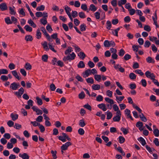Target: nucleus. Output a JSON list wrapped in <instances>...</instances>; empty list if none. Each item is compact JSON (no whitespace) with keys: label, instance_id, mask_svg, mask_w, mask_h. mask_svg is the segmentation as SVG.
I'll return each instance as SVG.
<instances>
[{"label":"nucleus","instance_id":"9","mask_svg":"<svg viewBox=\"0 0 159 159\" xmlns=\"http://www.w3.org/2000/svg\"><path fill=\"white\" fill-rule=\"evenodd\" d=\"M7 7L5 3H2L0 4V9L2 11L7 10Z\"/></svg>","mask_w":159,"mask_h":159},{"label":"nucleus","instance_id":"11","mask_svg":"<svg viewBox=\"0 0 159 159\" xmlns=\"http://www.w3.org/2000/svg\"><path fill=\"white\" fill-rule=\"evenodd\" d=\"M121 28H122L121 27ZM120 27H119L116 29H111L112 30V33L114 35L118 37V32L120 30Z\"/></svg>","mask_w":159,"mask_h":159},{"label":"nucleus","instance_id":"56","mask_svg":"<svg viewBox=\"0 0 159 159\" xmlns=\"http://www.w3.org/2000/svg\"><path fill=\"white\" fill-rule=\"evenodd\" d=\"M103 100V97L101 95H98L96 98V100L98 102L102 101Z\"/></svg>","mask_w":159,"mask_h":159},{"label":"nucleus","instance_id":"41","mask_svg":"<svg viewBox=\"0 0 159 159\" xmlns=\"http://www.w3.org/2000/svg\"><path fill=\"white\" fill-rule=\"evenodd\" d=\"M136 75L133 73H131L129 75V77L131 80H134L136 78Z\"/></svg>","mask_w":159,"mask_h":159},{"label":"nucleus","instance_id":"38","mask_svg":"<svg viewBox=\"0 0 159 159\" xmlns=\"http://www.w3.org/2000/svg\"><path fill=\"white\" fill-rule=\"evenodd\" d=\"M65 9L68 15L70 14V12L71 11V9L70 7L66 6L65 7Z\"/></svg>","mask_w":159,"mask_h":159},{"label":"nucleus","instance_id":"4","mask_svg":"<svg viewBox=\"0 0 159 159\" xmlns=\"http://www.w3.org/2000/svg\"><path fill=\"white\" fill-rule=\"evenodd\" d=\"M20 86V85L19 84H17L16 83L14 82L11 84L10 88L15 90H16Z\"/></svg>","mask_w":159,"mask_h":159},{"label":"nucleus","instance_id":"34","mask_svg":"<svg viewBox=\"0 0 159 159\" xmlns=\"http://www.w3.org/2000/svg\"><path fill=\"white\" fill-rule=\"evenodd\" d=\"M8 73V71L5 69L0 70V75L2 74H7Z\"/></svg>","mask_w":159,"mask_h":159},{"label":"nucleus","instance_id":"39","mask_svg":"<svg viewBox=\"0 0 159 159\" xmlns=\"http://www.w3.org/2000/svg\"><path fill=\"white\" fill-rule=\"evenodd\" d=\"M97 9V8L93 4H91L90 5V9L93 11H95Z\"/></svg>","mask_w":159,"mask_h":159},{"label":"nucleus","instance_id":"18","mask_svg":"<svg viewBox=\"0 0 159 159\" xmlns=\"http://www.w3.org/2000/svg\"><path fill=\"white\" fill-rule=\"evenodd\" d=\"M78 56L82 60H84L86 57V55L83 52H80L78 54Z\"/></svg>","mask_w":159,"mask_h":159},{"label":"nucleus","instance_id":"53","mask_svg":"<svg viewBox=\"0 0 159 159\" xmlns=\"http://www.w3.org/2000/svg\"><path fill=\"white\" fill-rule=\"evenodd\" d=\"M107 115V119L108 120H109L111 119L112 116V113L110 111H108Z\"/></svg>","mask_w":159,"mask_h":159},{"label":"nucleus","instance_id":"10","mask_svg":"<svg viewBox=\"0 0 159 159\" xmlns=\"http://www.w3.org/2000/svg\"><path fill=\"white\" fill-rule=\"evenodd\" d=\"M125 114L127 115V117L128 118H129L130 119L132 120H133V118H132V116H131V115H130V111L128 109H126L125 111Z\"/></svg>","mask_w":159,"mask_h":159},{"label":"nucleus","instance_id":"62","mask_svg":"<svg viewBox=\"0 0 159 159\" xmlns=\"http://www.w3.org/2000/svg\"><path fill=\"white\" fill-rule=\"evenodd\" d=\"M20 71L22 75L24 76H25L26 75V72L25 69H21L20 70Z\"/></svg>","mask_w":159,"mask_h":159},{"label":"nucleus","instance_id":"43","mask_svg":"<svg viewBox=\"0 0 159 159\" xmlns=\"http://www.w3.org/2000/svg\"><path fill=\"white\" fill-rule=\"evenodd\" d=\"M51 153L52 154V157L54 159H56L57 158V156L56 155V153L57 152L55 151L54 152L53 150H51Z\"/></svg>","mask_w":159,"mask_h":159},{"label":"nucleus","instance_id":"1","mask_svg":"<svg viewBox=\"0 0 159 159\" xmlns=\"http://www.w3.org/2000/svg\"><path fill=\"white\" fill-rule=\"evenodd\" d=\"M75 54L73 52L71 54H69L67 56L64 57L63 60L65 62L68 60H73L75 59Z\"/></svg>","mask_w":159,"mask_h":159},{"label":"nucleus","instance_id":"33","mask_svg":"<svg viewBox=\"0 0 159 159\" xmlns=\"http://www.w3.org/2000/svg\"><path fill=\"white\" fill-rule=\"evenodd\" d=\"M95 79L98 82H100L101 80V76L100 75H95L94 76Z\"/></svg>","mask_w":159,"mask_h":159},{"label":"nucleus","instance_id":"7","mask_svg":"<svg viewBox=\"0 0 159 159\" xmlns=\"http://www.w3.org/2000/svg\"><path fill=\"white\" fill-rule=\"evenodd\" d=\"M145 75L147 78H150L151 79L153 77H155V76L154 74L149 71H147L145 73Z\"/></svg>","mask_w":159,"mask_h":159},{"label":"nucleus","instance_id":"59","mask_svg":"<svg viewBox=\"0 0 159 159\" xmlns=\"http://www.w3.org/2000/svg\"><path fill=\"white\" fill-rule=\"evenodd\" d=\"M132 48H133V50L134 51L137 52L138 51L139 47L138 46L134 45L132 46Z\"/></svg>","mask_w":159,"mask_h":159},{"label":"nucleus","instance_id":"51","mask_svg":"<svg viewBox=\"0 0 159 159\" xmlns=\"http://www.w3.org/2000/svg\"><path fill=\"white\" fill-rule=\"evenodd\" d=\"M133 107L134 108H135L137 110L139 113H141L142 110L138 106L134 104H133Z\"/></svg>","mask_w":159,"mask_h":159},{"label":"nucleus","instance_id":"30","mask_svg":"<svg viewBox=\"0 0 159 159\" xmlns=\"http://www.w3.org/2000/svg\"><path fill=\"white\" fill-rule=\"evenodd\" d=\"M87 83L93 84L94 83V80L92 77L86 79Z\"/></svg>","mask_w":159,"mask_h":159},{"label":"nucleus","instance_id":"15","mask_svg":"<svg viewBox=\"0 0 159 159\" xmlns=\"http://www.w3.org/2000/svg\"><path fill=\"white\" fill-rule=\"evenodd\" d=\"M138 140L141 143L142 145L144 146L146 144V143L144 139L142 137H140L138 139Z\"/></svg>","mask_w":159,"mask_h":159},{"label":"nucleus","instance_id":"17","mask_svg":"<svg viewBox=\"0 0 159 159\" xmlns=\"http://www.w3.org/2000/svg\"><path fill=\"white\" fill-rule=\"evenodd\" d=\"M127 2L126 0H119L118 2V4L119 7L122 6V5L125 4Z\"/></svg>","mask_w":159,"mask_h":159},{"label":"nucleus","instance_id":"3","mask_svg":"<svg viewBox=\"0 0 159 159\" xmlns=\"http://www.w3.org/2000/svg\"><path fill=\"white\" fill-rule=\"evenodd\" d=\"M72 145V143L70 142H67L65 144H63L61 147L62 150H66L67 149L68 147Z\"/></svg>","mask_w":159,"mask_h":159},{"label":"nucleus","instance_id":"61","mask_svg":"<svg viewBox=\"0 0 159 159\" xmlns=\"http://www.w3.org/2000/svg\"><path fill=\"white\" fill-rule=\"evenodd\" d=\"M135 72L136 73L139 74L141 76L143 75V73L142 71L141 70L139 69L136 70L135 71Z\"/></svg>","mask_w":159,"mask_h":159},{"label":"nucleus","instance_id":"57","mask_svg":"<svg viewBox=\"0 0 159 159\" xmlns=\"http://www.w3.org/2000/svg\"><path fill=\"white\" fill-rule=\"evenodd\" d=\"M131 20V19L130 17L127 16L125 17L124 19V21L126 23L129 22Z\"/></svg>","mask_w":159,"mask_h":159},{"label":"nucleus","instance_id":"5","mask_svg":"<svg viewBox=\"0 0 159 159\" xmlns=\"http://www.w3.org/2000/svg\"><path fill=\"white\" fill-rule=\"evenodd\" d=\"M41 31L44 34L47 39L50 41L51 39L49 34L47 33L45 28L44 27H42L41 28Z\"/></svg>","mask_w":159,"mask_h":159},{"label":"nucleus","instance_id":"46","mask_svg":"<svg viewBox=\"0 0 159 159\" xmlns=\"http://www.w3.org/2000/svg\"><path fill=\"white\" fill-rule=\"evenodd\" d=\"M5 21L7 24H10L12 23L9 17H8L5 18Z\"/></svg>","mask_w":159,"mask_h":159},{"label":"nucleus","instance_id":"24","mask_svg":"<svg viewBox=\"0 0 159 159\" xmlns=\"http://www.w3.org/2000/svg\"><path fill=\"white\" fill-rule=\"evenodd\" d=\"M105 100L107 102L110 103L111 104H113L114 103L113 100L108 98H105Z\"/></svg>","mask_w":159,"mask_h":159},{"label":"nucleus","instance_id":"47","mask_svg":"<svg viewBox=\"0 0 159 159\" xmlns=\"http://www.w3.org/2000/svg\"><path fill=\"white\" fill-rule=\"evenodd\" d=\"M92 70L90 69H88L85 71V73L86 77H88L90 74H91Z\"/></svg>","mask_w":159,"mask_h":159},{"label":"nucleus","instance_id":"12","mask_svg":"<svg viewBox=\"0 0 159 159\" xmlns=\"http://www.w3.org/2000/svg\"><path fill=\"white\" fill-rule=\"evenodd\" d=\"M98 106L99 108L102 110L104 111H106L107 109L105 104L101 103L99 104L98 105Z\"/></svg>","mask_w":159,"mask_h":159},{"label":"nucleus","instance_id":"8","mask_svg":"<svg viewBox=\"0 0 159 159\" xmlns=\"http://www.w3.org/2000/svg\"><path fill=\"white\" fill-rule=\"evenodd\" d=\"M24 93V89L23 88L21 87L19 89L18 92H15V94L17 96H21Z\"/></svg>","mask_w":159,"mask_h":159},{"label":"nucleus","instance_id":"48","mask_svg":"<svg viewBox=\"0 0 159 159\" xmlns=\"http://www.w3.org/2000/svg\"><path fill=\"white\" fill-rule=\"evenodd\" d=\"M153 134L156 137H158L159 136V130L157 129H154L153 131Z\"/></svg>","mask_w":159,"mask_h":159},{"label":"nucleus","instance_id":"2","mask_svg":"<svg viewBox=\"0 0 159 159\" xmlns=\"http://www.w3.org/2000/svg\"><path fill=\"white\" fill-rule=\"evenodd\" d=\"M115 45L116 44L113 41H109L107 40H106L104 41V45L105 47H108L110 46L114 47Z\"/></svg>","mask_w":159,"mask_h":159},{"label":"nucleus","instance_id":"49","mask_svg":"<svg viewBox=\"0 0 159 159\" xmlns=\"http://www.w3.org/2000/svg\"><path fill=\"white\" fill-rule=\"evenodd\" d=\"M143 28L144 30L148 32H149L151 30V28L150 26L148 25H145L144 26Z\"/></svg>","mask_w":159,"mask_h":159},{"label":"nucleus","instance_id":"63","mask_svg":"<svg viewBox=\"0 0 159 159\" xmlns=\"http://www.w3.org/2000/svg\"><path fill=\"white\" fill-rule=\"evenodd\" d=\"M50 89L52 91H54L56 89V87L55 85L53 84H52L50 86Z\"/></svg>","mask_w":159,"mask_h":159},{"label":"nucleus","instance_id":"22","mask_svg":"<svg viewBox=\"0 0 159 159\" xmlns=\"http://www.w3.org/2000/svg\"><path fill=\"white\" fill-rule=\"evenodd\" d=\"M139 117L142 121L146 122L147 121V118L142 113H141L140 115H139Z\"/></svg>","mask_w":159,"mask_h":159},{"label":"nucleus","instance_id":"35","mask_svg":"<svg viewBox=\"0 0 159 159\" xmlns=\"http://www.w3.org/2000/svg\"><path fill=\"white\" fill-rule=\"evenodd\" d=\"M79 98L80 99H83L85 97V94L83 91H82L79 94Z\"/></svg>","mask_w":159,"mask_h":159},{"label":"nucleus","instance_id":"44","mask_svg":"<svg viewBox=\"0 0 159 159\" xmlns=\"http://www.w3.org/2000/svg\"><path fill=\"white\" fill-rule=\"evenodd\" d=\"M111 27V21L108 20L107 22V28L108 30H110Z\"/></svg>","mask_w":159,"mask_h":159},{"label":"nucleus","instance_id":"28","mask_svg":"<svg viewBox=\"0 0 159 159\" xmlns=\"http://www.w3.org/2000/svg\"><path fill=\"white\" fill-rule=\"evenodd\" d=\"M121 118V116H115L113 118V120L114 122H119Z\"/></svg>","mask_w":159,"mask_h":159},{"label":"nucleus","instance_id":"27","mask_svg":"<svg viewBox=\"0 0 159 159\" xmlns=\"http://www.w3.org/2000/svg\"><path fill=\"white\" fill-rule=\"evenodd\" d=\"M25 67L27 70H30L32 68L31 65L28 63H26L25 66Z\"/></svg>","mask_w":159,"mask_h":159},{"label":"nucleus","instance_id":"14","mask_svg":"<svg viewBox=\"0 0 159 159\" xmlns=\"http://www.w3.org/2000/svg\"><path fill=\"white\" fill-rule=\"evenodd\" d=\"M9 9L10 11V13L11 15H15L16 14V12L15 11V7L13 6V7H9Z\"/></svg>","mask_w":159,"mask_h":159},{"label":"nucleus","instance_id":"45","mask_svg":"<svg viewBox=\"0 0 159 159\" xmlns=\"http://www.w3.org/2000/svg\"><path fill=\"white\" fill-rule=\"evenodd\" d=\"M36 36H37V39H39L41 38V33L40 32V30L39 29H38L37 31L36 32Z\"/></svg>","mask_w":159,"mask_h":159},{"label":"nucleus","instance_id":"36","mask_svg":"<svg viewBox=\"0 0 159 159\" xmlns=\"http://www.w3.org/2000/svg\"><path fill=\"white\" fill-rule=\"evenodd\" d=\"M79 125L81 127L84 126L86 125V124L84 120H80L79 121Z\"/></svg>","mask_w":159,"mask_h":159},{"label":"nucleus","instance_id":"21","mask_svg":"<svg viewBox=\"0 0 159 159\" xmlns=\"http://www.w3.org/2000/svg\"><path fill=\"white\" fill-rule=\"evenodd\" d=\"M92 89L94 90H98L100 89V86L99 84H93L92 86Z\"/></svg>","mask_w":159,"mask_h":159},{"label":"nucleus","instance_id":"16","mask_svg":"<svg viewBox=\"0 0 159 159\" xmlns=\"http://www.w3.org/2000/svg\"><path fill=\"white\" fill-rule=\"evenodd\" d=\"M11 73L18 80H20L21 79V77L18 76L17 72L15 70L11 71Z\"/></svg>","mask_w":159,"mask_h":159},{"label":"nucleus","instance_id":"31","mask_svg":"<svg viewBox=\"0 0 159 159\" xmlns=\"http://www.w3.org/2000/svg\"><path fill=\"white\" fill-rule=\"evenodd\" d=\"M125 141V138L122 136H120L119 137V142L121 143H123Z\"/></svg>","mask_w":159,"mask_h":159},{"label":"nucleus","instance_id":"54","mask_svg":"<svg viewBox=\"0 0 159 159\" xmlns=\"http://www.w3.org/2000/svg\"><path fill=\"white\" fill-rule=\"evenodd\" d=\"M125 52L123 49H121L119 52V55L121 57H122L125 54Z\"/></svg>","mask_w":159,"mask_h":159},{"label":"nucleus","instance_id":"60","mask_svg":"<svg viewBox=\"0 0 159 159\" xmlns=\"http://www.w3.org/2000/svg\"><path fill=\"white\" fill-rule=\"evenodd\" d=\"M8 79V77L5 75H2L1 77V79L3 81H7Z\"/></svg>","mask_w":159,"mask_h":159},{"label":"nucleus","instance_id":"55","mask_svg":"<svg viewBox=\"0 0 159 159\" xmlns=\"http://www.w3.org/2000/svg\"><path fill=\"white\" fill-rule=\"evenodd\" d=\"M124 59L127 61L131 58V56L128 54H126L124 57Z\"/></svg>","mask_w":159,"mask_h":159},{"label":"nucleus","instance_id":"6","mask_svg":"<svg viewBox=\"0 0 159 159\" xmlns=\"http://www.w3.org/2000/svg\"><path fill=\"white\" fill-rule=\"evenodd\" d=\"M157 11L156 10L155 13H154V15L155 16V17H154V16H152V18L154 21V24L156 25V28H157L159 27V25H158L157 23Z\"/></svg>","mask_w":159,"mask_h":159},{"label":"nucleus","instance_id":"52","mask_svg":"<svg viewBox=\"0 0 159 159\" xmlns=\"http://www.w3.org/2000/svg\"><path fill=\"white\" fill-rule=\"evenodd\" d=\"M81 8L84 11H86L88 10V7L87 5L85 4H82L81 6Z\"/></svg>","mask_w":159,"mask_h":159},{"label":"nucleus","instance_id":"32","mask_svg":"<svg viewBox=\"0 0 159 159\" xmlns=\"http://www.w3.org/2000/svg\"><path fill=\"white\" fill-rule=\"evenodd\" d=\"M25 29L27 31L31 32L32 30V28L29 25H26L24 27Z\"/></svg>","mask_w":159,"mask_h":159},{"label":"nucleus","instance_id":"37","mask_svg":"<svg viewBox=\"0 0 159 159\" xmlns=\"http://www.w3.org/2000/svg\"><path fill=\"white\" fill-rule=\"evenodd\" d=\"M36 99L37 100V103L39 105H41L43 104V102L42 99L39 97L36 98Z\"/></svg>","mask_w":159,"mask_h":159},{"label":"nucleus","instance_id":"50","mask_svg":"<svg viewBox=\"0 0 159 159\" xmlns=\"http://www.w3.org/2000/svg\"><path fill=\"white\" fill-rule=\"evenodd\" d=\"M79 15V17L81 18H84L86 17L84 13L83 12H80Z\"/></svg>","mask_w":159,"mask_h":159},{"label":"nucleus","instance_id":"20","mask_svg":"<svg viewBox=\"0 0 159 159\" xmlns=\"http://www.w3.org/2000/svg\"><path fill=\"white\" fill-rule=\"evenodd\" d=\"M85 65L84 62L82 61H80L77 65L79 68H84L85 67Z\"/></svg>","mask_w":159,"mask_h":159},{"label":"nucleus","instance_id":"23","mask_svg":"<svg viewBox=\"0 0 159 159\" xmlns=\"http://www.w3.org/2000/svg\"><path fill=\"white\" fill-rule=\"evenodd\" d=\"M28 23L34 28H35L36 27V24L31 19H30L28 20Z\"/></svg>","mask_w":159,"mask_h":159},{"label":"nucleus","instance_id":"19","mask_svg":"<svg viewBox=\"0 0 159 159\" xmlns=\"http://www.w3.org/2000/svg\"><path fill=\"white\" fill-rule=\"evenodd\" d=\"M10 116L12 118V120L15 121L18 118V115L17 114L14 115L13 113H12L11 114Z\"/></svg>","mask_w":159,"mask_h":159},{"label":"nucleus","instance_id":"58","mask_svg":"<svg viewBox=\"0 0 159 159\" xmlns=\"http://www.w3.org/2000/svg\"><path fill=\"white\" fill-rule=\"evenodd\" d=\"M79 134L80 135H83L84 134V131L82 128H80L78 130Z\"/></svg>","mask_w":159,"mask_h":159},{"label":"nucleus","instance_id":"26","mask_svg":"<svg viewBox=\"0 0 159 159\" xmlns=\"http://www.w3.org/2000/svg\"><path fill=\"white\" fill-rule=\"evenodd\" d=\"M25 39L27 41H31L33 40V38L32 36L30 35H27L25 36Z\"/></svg>","mask_w":159,"mask_h":159},{"label":"nucleus","instance_id":"29","mask_svg":"<svg viewBox=\"0 0 159 159\" xmlns=\"http://www.w3.org/2000/svg\"><path fill=\"white\" fill-rule=\"evenodd\" d=\"M80 30L81 31H83L86 30V26L83 23L81 24L80 25Z\"/></svg>","mask_w":159,"mask_h":159},{"label":"nucleus","instance_id":"64","mask_svg":"<svg viewBox=\"0 0 159 159\" xmlns=\"http://www.w3.org/2000/svg\"><path fill=\"white\" fill-rule=\"evenodd\" d=\"M43 119V117L41 116H39L36 119V121L40 122H41Z\"/></svg>","mask_w":159,"mask_h":159},{"label":"nucleus","instance_id":"25","mask_svg":"<svg viewBox=\"0 0 159 159\" xmlns=\"http://www.w3.org/2000/svg\"><path fill=\"white\" fill-rule=\"evenodd\" d=\"M146 61L149 63H153L155 62L154 60L152 59V58L150 57H148L146 58Z\"/></svg>","mask_w":159,"mask_h":159},{"label":"nucleus","instance_id":"42","mask_svg":"<svg viewBox=\"0 0 159 159\" xmlns=\"http://www.w3.org/2000/svg\"><path fill=\"white\" fill-rule=\"evenodd\" d=\"M48 58V56L47 55H44L42 56V60L43 61L47 62Z\"/></svg>","mask_w":159,"mask_h":159},{"label":"nucleus","instance_id":"40","mask_svg":"<svg viewBox=\"0 0 159 159\" xmlns=\"http://www.w3.org/2000/svg\"><path fill=\"white\" fill-rule=\"evenodd\" d=\"M45 7L42 5L36 8V10L38 11H43L44 10Z\"/></svg>","mask_w":159,"mask_h":159},{"label":"nucleus","instance_id":"13","mask_svg":"<svg viewBox=\"0 0 159 159\" xmlns=\"http://www.w3.org/2000/svg\"><path fill=\"white\" fill-rule=\"evenodd\" d=\"M19 156L23 159H29L30 158V157L28 154L25 153H24L22 154L20 153L19 154Z\"/></svg>","mask_w":159,"mask_h":159}]
</instances>
